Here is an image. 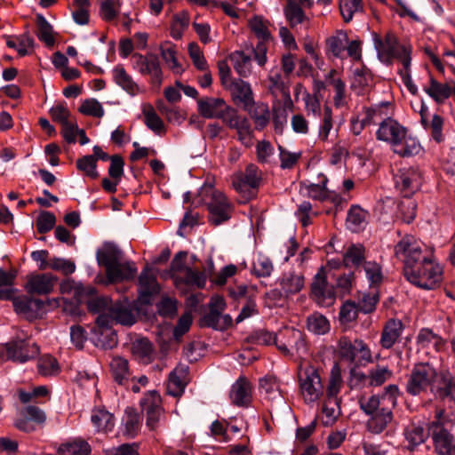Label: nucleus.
<instances>
[{
    "label": "nucleus",
    "mask_w": 455,
    "mask_h": 455,
    "mask_svg": "<svg viewBox=\"0 0 455 455\" xmlns=\"http://www.w3.org/2000/svg\"><path fill=\"white\" fill-rule=\"evenodd\" d=\"M398 395V387L392 384L387 386L381 394L361 395L358 398L361 411L369 417L366 422L369 432L380 434L391 424Z\"/></svg>",
    "instance_id": "nucleus-1"
},
{
    "label": "nucleus",
    "mask_w": 455,
    "mask_h": 455,
    "mask_svg": "<svg viewBox=\"0 0 455 455\" xmlns=\"http://www.w3.org/2000/svg\"><path fill=\"white\" fill-rule=\"evenodd\" d=\"M454 426L455 413L435 409L434 419L427 423V428L436 455H455V437L451 433Z\"/></svg>",
    "instance_id": "nucleus-2"
},
{
    "label": "nucleus",
    "mask_w": 455,
    "mask_h": 455,
    "mask_svg": "<svg viewBox=\"0 0 455 455\" xmlns=\"http://www.w3.org/2000/svg\"><path fill=\"white\" fill-rule=\"evenodd\" d=\"M433 251L412 235H403L394 246V257L403 265V271L414 279L413 265L427 257H432Z\"/></svg>",
    "instance_id": "nucleus-3"
},
{
    "label": "nucleus",
    "mask_w": 455,
    "mask_h": 455,
    "mask_svg": "<svg viewBox=\"0 0 455 455\" xmlns=\"http://www.w3.org/2000/svg\"><path fill=\"white\" fill-rule=\"evenodd\" d=\"M440 375L430 363H416L409 374L406 392L411 395H420L430 392L434 395V386L437 384Z\"/></svg>",
    "instance_id": "nucleus-4"
},
{
    "label": "nucleus",
    "mask_w": 455,
    "mask_h": 455,
    "mask_svg": "<svg viewBox=\"0 0 455 455\" xmlns=\"http://www.w3.org/2000/svg\"><path fill=\"white\" fill-rule=\"evenodd\" d=\"M200 195L209 212V221L219 226L228 221L233 212V205L224 193L212 187H204Z\"/></svg>",
    "instance_id": "nucleus-5"
},
{
    "label": "nucleus",
    "mask_w": 455,
    "mask_h": 455,
    "mask_svg": "<svg viewBox=\"0 0 455 455\" xmlns=\"http://www.w3.org/2000/svg\"><path fill=\"white\" fill-rule=\"evenodd\" d=\"M414 279L408 275L407 269L403 271L405 278L413 285L424 289H435L442 281V268L435 261L434 254L427 257L426 260H420L413 265Z\"/></svg>",
    "instance_id": "nucleus-6"
},
{
    "label": "nucleus",
    "mask_w": 455,
    "mask_h": 455,
    "mask_svg": "<svg viewBox=\"0 0 455 455\" xmlns=\"http://www.w3.org/2000/svg\"><path fill=\"white\" fill-rule=\"evenodd\" d=\"M375 47L382 62L390 64L394 59H396L403 66L404 60L408 58L409 63H411V45L400 44L397 37L391 32L387 33L384 39L376 37Z\"/></svg>",
    "instance_id": "nucleus-7"
},
{
    "label": "nucleus",
    "mask_w": 455,
    "mask_h": 455,
    "mask_svg": "<svg viewBox=\"0 0 455 455\" xmlns=\"http://www.w3.org/2000/svg\"><path fill=\"white\" fill-rule=\"evenodd\" d=\"M61 298L40 299L32 298L26 295L13 298V307L15 312L28 320H34L43 317L46 313V307L55 308L60 306Z\"/></svg>",
    "instance_id": "nucleus-8"
},
{
    "label": "nucleus",
    "mask_w": 455,
    "mask_h": 455,
    "mask_svg": "<svg viewBox=\"0 0 455 455\" xmlns=\"http://www.w3.org/2000/svg\"><path fill=\"white\" fill-rule=\"evenodd\" d=\"M298 378L305 403H312L319 400L323 394V386L318 370L311 365L300 366Z\"/></svg>",
    "instance_id": "nucleus-9"
},
{
    "label": "nucleus",
    "mask_w": 455,
    "mask_h": 455,
    "mask_svg": "<svg viewBox=\"0 0 455 455\" xmlns=\"http://www.w3.org/2000/svg\"><path fill=\"white\" fill-rule=\"evenodd\" d=\"M262 181V172L253 164L246 166L243 172L237 173L232 178V187L246 200L255 196V191Z\"/></svg>",
    "instance_id": "nucleus-10"
},
{
    "label": "nucleus",
    "mask_w": 455,
    "mask_h": 455,
    "mask_svg": "<svg viewBox=\"0 0 455 455\" xmlns=\"http://www.w3.org/2000/svg\"><path fill=\"white\" fill-rule=\"evenodd\" d=\"M309 296L320 307H330L335 303L334 286L328 283L326 271L323 267L313 278Z\"/></svg>",
    "instance_id": "nucleus-11"
},
{
    "label": "nucleus",
    "mask_w": 455,
    "mask_h": 455,
    "mask_svg": "<svg viewBox=\"0 0 455 455\" xmlns=\"http://www.w3.org/2000/svg\"><path fill=\"white\" fill-rule=\"evenodd\" d=\"M395 188L403 197H411L422 185V174L418 168L407 167L398 170L394 176Z\"/></svg>",
    "instance_id": "nucleus-12"
},
{
    "label": "nucleus",
    "mask_w": 455,
    "mask_h": 455,
    "mask_svg": "<svg viewBox=\"0 0 455 455\" xmlns=\"http://www.w3.org/2000/svg\"><path fill=\"white\" fill-rule=\"evenodd\" d=\"M2 354L7 360L23 363L36 358L39 354V347L29 341L12 340L4 345Z\"/></svg>",
    "instance_id": "nucleus-13"
},
{
    "label": "nucleus",
    "mask_w": 455,
    "mask_h": 455,
    "mask_svg": "<svg viewBox=\"0 0 455 455\" xmlns=\"http://www.w3.org/2000/svg\"><path fill=\"white\" fill-rule=\"evenodd\" d=\"M132 67L141 75H149L153 84L162 83V69L158 57L155 54L134 53L132 56Z\"/></svg>",
    "instance_id": "nucleus-14"
},
{
    "label": "nucleus",
    "mask_w": 455,
    "mask_h": 455,
    "mask_svg": "<svg viewBox=\"0 0 455 455\" xmlns=\"http://www.w3.org/2000/svg\"><path fill=\"white\" fill-rule=\"evenodd\" d=\"M340 126L341 122L334 119L331 108L325 106L318 125V140L323 143H334L339 137Z\"/></svg>",
    "instance_id": "nucleus-15"
},
{
    "label": "nucleus",
    "mask_w": 455,
    "mask_h": 455,
    "mask_svg": "<svg viewBox=\"0 0 455 455\" xmlns=\"http://www.w3.org/2000/svg\"><path fill=\"white\" fill-rule=\"evenodd\" d=\"M407 130L397 121L390 117L383 119L376 132V138L379 140L389 143L393 148L398 141L404 138Z\"/></svg>",
    "instance_id": "nucleus-16"
},
{
    "label": "nucleus",
    "mask_w": 455,
    "mask_h": 455,
    "mask_svg": "<svg viewBox=\"0 0 455 455\" xmlns=\"http://www.w3.org/2000/svg\"><path fill=\"white\" fill-rule=\"evenodd\" d=\"M58 278L51 273L32 274L28 276L25 289L28 294L47 295L57 284Z\"/></svg>",
    "instance_id": "nucleus-17"
},
{
    "label": "nucleus",
    "mask_w": 455,
    "mask_h": 455,
    "mask_svg": "<svg viewBox=\"0 0 455 455\" xmlns=\"http://www.w3.org/2000/svg\"><path fill=\"white\" fill-rule=\"evenodd\" d=\"M160 287L153 269L146 266L139 276V296L141 304H150L152 297L159 292Z\"/></svg>",
    "instance_id": "nucleus-18"
},
{
    "label": "nucleus",
    "mask_w": 455,
    "mask_h": 455,
    "mask_svg": "<svg viewBox=\"0 0 455 455\" xmlns=\"http://www.w3.org/2000/svg\"><path fill=\"white\" fill-rule=\"evenodd\" d=\"M188 382L189 369L186 365L180 364L169 374L166 392L172 396L180 397L184 393Z\"/></svg>",
    "instance_id": "nucleus-19"
},
{
    "label": "nucleus",
    "mask_w": 455,
    "mask_h": 455,
    "mask_svg": "<svg viewBox=\"0 0 455 455\" xmlns=\"http://www.w3.org/2000/svg\"><path fill=\"white\" fill-rule=\"evenodd\" d=\"M268 91L275 97L283 96L290 99L291 76L277 67L272 68L267 75Z\"/></svg>",
    "instance_id": "nucleus-20"
},
{
    "label": "nucleus",
    "mask_w": 455,
    "mask_h": 455,
    "mask_svg": "<svg viewBox=\"0 0 455 455\" xmlns=\"http://www.w3.org/2000/svg\"><path fill=\"white\" fill-rule=\"evenodd\" d=\"M252 387L250 381L241 376L232 385L229 397L233 404L239 407H247L251 402Z\"/></svg>",
    "instance_id": "nucleus-21"
},
{
    "label": "nucleus",
    "mask_w": 455,
    "mask_h": 455,
    "mask_svg": "<svg viewBox=\"0 0 455 455\" xmlns=\"http://www.w3.org/2000/svg\"><path fill=\"white\" fill-rule=\"evenodd\" d=\"M105 272L108 283H113L133 279L137 274V267L134 262L123 259L112 266L111 271L108 268Z\"/></svg>",
    "instance_id": "nucleus-22"
},
{
    "label": "nucleus",
    "mask_w": 455,
    "mask_h": 455,
    "mask_svg": "<svg viewBox=\"0 0 455 455\" xmlns=\"http://www.w3.org/2000/svg\"><path fill=\"white\" fill-rule=\"evenodd\" d=\"M436 399L455 401V376L449 371H440L437 384L434 386Z\"/></svg>",
    "instance_id": "nucleus-23"
},
{
    "label": "nucleus",
    "mask_w": 455,
    "mask_h": 455,
    "mask_svg": "<svg viewBox=\"0 0 455 455\" xmlns=\"http://www.w3.org/2000/svg\"><path fill=\"white\" fill-rule=\"evenodd\" d=\"M231 95L236 105L243 108H248L254 103L253 92L249 83L237 79L232 82L230 86Z\"/></svg>",
    "instance_id": "nucleus-24"
},
{
    "label": "nucleus",
    "mask_w": 455,
    "mask_h": 455,
    "mask_svg": "<svg viewBox=\"0 0 455 455\" xmlns=\"http://www.w3.org/2000/svg\"><path fill=\"white\" fill-rule=\"evenodd\" d=\"M98 264L105 267V271L124 259L123 251L113 243H105L96 252Z\"/></svg>",
    "instance_id": "nucleus-25"
},
{
    "label": "nucleus",
    "mask_w": 455,
    "mask_h": 455,
    "mask_svg": "<svg viewBox=\"0 0 455 455\" xmlns=\"http://www.w3.org/2000/svg\"><path fill=\"white\" fill-rule=\"evenodd\" d=\"M403 330V323L398 319H389L383 326L379 344L382 348H391L399 339Z\"/></svg>",
    "instance_id": "nucleus-26"
},
{
    "label": "nucleus",
    "mask_w": 455,
    "mask_h": 455,
    "mask_svg": "<svg viewBox=\"0 0 455 455\" xmlns=\"http://www.w3.org/2000/svg\"><path fill=\"white\" fill-rule=\"evenodd\" d=\"M199 114L204 118H219L227 103L221 98L206 97L197 100Z\"/></svg>",
    "instance_id": "nucleus-27"
},
{
    "label": "nucleus",
    "mask_w": 455,
    "mask_h": 455,
    "mask_svg": "<svg viewBox=\"0 0 455 455\" xmlns=\"http://www.w3.org/2000/svg\"><path fill=\"white\" fill-rule=\"evenodd\" d=\"M279 285L283 296L288 298L291 295L299 292L305 285V278L302 274L296 272L284 273L279 279Z\"/></svg>",
    "instance_id": "nucleus-28"
},
{
    "label": "nucleus",
    "mask_w": 455,
    "mask_h": 455,
    "mask_svg": "<svg viewBox=\"0 0 455 455\" xmlns=\"http://www.w3.org/2000/svg\"><path fill=\"white\" fill-rule=\"evenodd\" d=\"M108 313L113 315L116 323L131 326L135 323V316L127 300L111 303Z\"/></svg>",
    "instance_id": "nucleus-29"
},
{
    "label": "nucleus",
    "mask_w": 455,
    "mask_h": 455,
    "mask_svg": "<svg viewBox=\"0 0 455 455\" xmlns=\"http://www.w3.org/2000/svg\"><path fill=\"white\" fill-rule=\"evenodd\" d=\"M428 435L421 425L415 423L408 425L403 430V436L407 442V450L411 452L414 451L420 444L426 442Z\"/></svg>",
    "instance_id": "nucleus-30"
},
{
    "label": "nucleus",
    "mask_w": 455,
    "mask_h": 455,
    "mask_svg": "<svg viewBox=\"0 0 455 455\" xmlns=\"http://www.w3.org/2000/svg\"><path fill=\"white\" fill-rule=\"evenodd\" d=\"M206 279L204 272L195 270L188 267L182 274L176 276L173 281L176 286L185 284L201 289L205 286Z\"/></svg>",
    "instance_id": "nucleus-31"
},
{
    "label": "nucleus",
    "mask_w": 455,
    "mask_h": 455,
    "mask_svg": "<svg viewBox=\"0 0 455 455\" xmlns=\"http://www.w3.org/2000/svg\"><path fill=\"white\" fill-rule=\"evenodd\" d=\"M248 112L251 118L254 121L257 130H263L269 123L270 111L268 106L262 102L252 103L248 108H243Z\"/></svg>",
    "instance_id": "nucleus-32"
},
{
    "label": "nucleus",
    "mask_w": 455,
    "mask_h": 455,
    "mask_svg": "<svg viewBox=\"0 0 455 455\" xmlns=\"http://www.w3.org/2000/svg\"><path fill=\"white\" fill-rule=\"evenodd\" d=\"M91 420L99 432H110L115 427V417L103 408L92 410Z\"/></svg>",
    "instance_id": "nucleus-33"
},
{
    "label": "nucleus",
    "mask_w": 455,
    "mask_h": 455,
    "mask_svg": "<svg viewBox=\"0 0 455 455\" xmlns=\"http://www.w3.org/2000/svg\"><path fill=\"white\" fill-rule=\"evenodd\" d=\"M365 262V247L361 243H352L343 254V264L346 267L358 268Z\"/></svg>",
    "instance_id": "nucleus-34"
},
{
    "label": "nucleus",
    "mask_w": 455,
    "mask_h": 455,
    "mask_svg": "<svg viewBox=\"0 0 455 455\" xmlns=\"http://www.w3.org/2000/svg\"><path fill=\"white\" fill-rule=\"evenodd\" d=\"M110 371L114 380L119 385H124L131 375L129 363L122 356H113L109 363Z\"/></svg>",
    "instance_id": "nucleus-35"
},
{
    "label": "nucleus",
    "mask_w": 455,
    "mask_h": 455,
    "mask_svg": "<svg viewBox=\"0 0 455 455\" xmlns=\"http://www.w3.org/2000/svg\"><path fill=\"white\" fill-rule=\"evenodd\" d=\"M424 91L437 103L444 102L452 93L451 85L447 83H439L433 76L430 77L429 86Z\"/></svg>",
    "instance_id": "nucleus-36"
},
{
    "label": "nucleus",
    "mask_w": 455,
    "mask_h": 455,
    "mask_svg": "<svg viewBox=\"0 0 455 455\" xmlns=\"http://www.w3.org/2000/svg\"><path fill=\"white\" fill-rule=\"evenodd\" d=\"M57 451L61 455H89L92 448L85 440L76 438L61 443Z\"/></svg>",
    "instance_id": "nucleus-37"
},
{
    "label": "nucleus",
    "mask_w": 455,
    "mask_h": 455,
    "mask_svg": "<svg viewBox=\"0 0 455 455\" xmlns=\"http://www.w3.org/2000/svg\"><path fill=\"white\" fill-rule=\"evenodd\" d=\"M417 343L422 348H433L435 351H440L444 347L443 339L428 328L419 331Z\"/></svg>",
    "instance_id": "nucleus-38"
},
{
    "label": "nucleus",
    "mask_w": 455,
    "mask_h": 455,
    "mask_svg": "<svg viewBox=\"0 0 455 455\" xmlns=\"http://www.w3.org/2000/svg\"><path fill=\"white\" fill-rule=\"evenodd\" d=\"M113 79L115 83L122 87L125 92L131 95H135L139 87L137 84L132 80V76L126 72L122 65H117L114 68Z\"/></svg>",
    "instance_id": "nucleus-39"
},
{
    "label": "nucleus",
    "mask_w": 455,
    "mask_h": 455,
    "mask_svg": "<svg viewBox=\"0 0 455 455\" xmlns=\"http://www.w3.org/2000/svg\"><path fill=\"white\" fill-rule=\"evenodd\" d=\"M160 50L161 56L170 69L174 74H181L184 68L178 60L177 47L170 42H165L161 45Z\"/></svg>",
    "instance_id": "nucleus-40"
},
{
    "label": "nucleus",
    "mask_w": 455,
    "mask_h": 455,
    "mask_svg": "<svg viewBox=\"0 0 455 455\" xmlns=\"http://www.w3.org/2000/svg\"><path fill=\"white\" fill-rule=\"evenodd\" d=\"M401 140L393 147L395 154L403 157H409L420 153L421 146L415 138L406 134Z\"/></svg>",
    "instance_id": "nucleus-41"
},
{
    "label": "nucleus",
    "mask_w": 455,
    "mask_h": 455,
    "mask_svg": "<svg viewBox=\"0 0 455 455\" xmlns=\"http://www.w3.org/2000/svg\"><path fill=\"white\" fill-rule=\"evenodd\" d=\"M234 69L241 76L246 77L251 73V58L243 51H235L229 56Z\"/></svg>",
    "instance_id": "nucleus-42"
},
{
    "label": "nucleus",
    "mask_w": 455,
    "mask_h": 455,
    "mask_svg": "<svg viewBox=\"0 0 455 455\" xmlns=\"http://www.w3.org/2000/svg\"><path fill=\"white\" fill-rule=\"evenodd\" d=\"M347 44V36L343 31H339L326 40L327 52L336 58H344V52Z\"/></svg>",
    "instance_id": "nucleus-43"
},
{
    "label": "nucleus",
    "mask_w": 455,
    "mask_h": 455,
    "mask_svg": "<svg viewBox=\"0 0 455 455\" xmlns=\"http://www.w3.org/2000/svg\"><path fill=\"white\" fill-rule=\"evenodd\" d=\"M269 25V21L261 16H254L249 21L251 30L254 33L259 41L270 42L273 40Z\"/></svg>",
    "instance_id": "nucleus-44"
},
{
    "label": "nucleus",
    "mask_w": 455,
    "mask_h": 455,
    "mask_svg": "<svg viewBox=\"0 0 455 455\" xmlns=\"http://www.w3.org/2000/svg\"><path fill=\"white\" fill-rule=\"evenodd\" d=\"M285 337L288 338V345L290 346L293 355H297L298 356L302 357L307 355V343L301 331L291 329L286 331Z\"/></svg>",
    "instance_id": "nucleus-45"
},
{
    "label": "nucleus",
    "mask_w": 455,
    "mask_h": 455,
    "mask_svg": "<svg viewBox=\"0 0 455 455\" xmlns=\"http://www.w3.org/2000/svg\"><path fill=\"white\" fill-rule=\"evenodd\" d=\"M285 19L291 28L302 24L307 20L304 11L296 2L290 0L283 9Z\"/></svg>",
    "instance_id": "nucleus-46"
},
{
    "label": "nucleus",
    "mask_w": 455,
    "mask_h": 455,
    "mask_svg": "<svg viewBox=\"0 0 455 455\" xmlns=\"http://www.w3.org/2000/svg\"><path fill=\"white\" fill-rule=\"evenodd\" d=\"M368 372L369 387H377L382 386L387 381H388L393 376V371L387 366L379 364H377L376 366L369 369Z\"/></svg>",
    "instance_id": "nucleus-47"
},
{
    "label": "nucleus",
    "mask_w": 455,
    "mask_h": 455,
    "mask_svg": "<svg viewBox=\"0 0 455 455\" xmlns=\"http://www.w3.org/2000/svg\"><path fill=\"white\" fill-rule=\"evenodd\" d=\"M307 330L315 334L323 335L330 331L329 320L322 314L315 312L307 319Z\"/></svg>",
    "instance_id": "nucleus-48"
},
{
    "label": "nucleus",
    "mask_w": 455,
    "mask_h": 455,
    "mask_svg": "<svg viewBox=\"0 0 455 455\" xmlns=\"http://www.w3.org/2000/svg\"><path fill=\"white\" fill-rule=\"evenodd\" d=\"M343 385L340 368L335 364L331 371L329 381L326 388V395L328 399H338V395Z\"/></svg>",
    "instance_id": "nucleus-49"
},
{
    "label": "nucleus",
    "mask_w": 455,
    "mask_h": 455,
    "mask_svg": "<svg viewBox=\"0 0 455 455\" xmlns=\"http://www.w3.org/2000/svg\"><path fill=\"white\" fill-rule=\"evenodd\" d=\"M142 113L144 116V123L148 129L156 134H161L164 132V123L151 105H145Z\"/></svg>",
    "instance_id": "nucleus-50"
},
{
    "label": "nucleus",
    "mask_w": 455,
    "mask_h": 455,
    "mask_svg": "<svg viewBox=\"0 0 455 455\" xmlns=\"http://www.w3.org/2000/svg\"><path fill=\"white\" fill-rule=\"evenodd\" d=\"M132 354L142 362L149 363L153 358V345L146 338L137 339L132 343Z\"/></svg>",
    "instance_id": "nucleus-51"
},
{
    "label": "nucleus",
    "mask_w": 455,
    "mask_h": 455,
    "mask_svg": "<svg viewBox=\"0 0 455 455\" xmlns=\"http://www.w3.org/2000/svg\"><path fill=\"white\" fill-rule=\"evenodd\" d=\"M36 36L38 39L44 42L47 46H52L55 43L52 35V27L42 14L36 15Z\"/></svg>",
    "instance_id": "nucleus-52"
},
{
    "label": "nucleus",
    "mask_w": 455,
    "mask_h": 455,
    "mask_svg": "<svg viewBox=\"0 0 455 455\" xmlns=\"http://www.w3.org/2000/svg\"><path fill=\"white\" fill-rule=\"evenodd\" d=\"M323 424L331 426L339 415V400L326 399L323 404Z\"/></svg>",
    "instance_id": "nucleus-53"
},
{
    "label": "nucleus",
    "mask_w": 455,
    "mask_h": 455,
    "mask_svg": "<svg viewBox=\"0 0 455 455\" xmlns=\"http://www.w3.org/2000/svg\"><path fill=\"white\" fill-rule=\"evenodd\" d=\"M273 269L271 259L266 255L259 253L252 263V273L258 277H267Z\"/></svg>",
    "instance_id": "nucleus-54"
},
{
    "label": "nucleus",
    "mask_w": 455,
    "mask_h": 455,
    "mask_svg": "<svg viewBox=\"0 0 455 455\" xmlns=\"http://www.w3.org/2000/svg\"><path fill=\"white\" fill-rule=\"evenodd\" d=\"M368 213L359 206H352L347 216V225L353 232H357L365 222Z\"/></svg>",
    "instance_id": "nucleus-55"
},
{
    "label": "nucleus",
    "mask_w": 455,
    "mask_h": 455,
    "mask_svg": "<svg viewBox=\"0 0 455 455\" xmlns=\"http://www.w3.org/2000/svg\"><path fill=\"white\" fill-rule=\"evenodd\" d=\"M360 312L356 303L352 300H347L342 304L339 313V319L341 324L348 325L355 322Z\"/></svg>",
    "instance_id": "nucleus-56"
},
{
    "label": "nucleus",
    "mask_w": 455,
    "mask_h": 455,
    "mask_svg": "<svg viewBox=\"0 0 455 455\" xmlns=\"http://www.w3.org/2000/svg\"><path fill=\"white\" fill-rule=\"evenodd\" d=\"M362 0H339V11L345 22H350L356 12L363 11Z\"/></svg>",
    "instance_id": "nucleus-57"
},
{
    "label": "nucleus",
    "mask_w": 455,
    "mask_h": 455,
    "mask_svg": "<svg viewBox=\"0 0 455 455\" xmlns=\"http://www.w3.org/2000/svg\"><path fill=\"white\" fill-rule=\"evenodd\" d=\"M140 427V421L138 413L132 410L126 411V415L124 419L123 435L133 438L138 434Z\"/></svg>",
    "instance_id": "nucleus-58"
},
{
    "label": "nucleus",
    "mask_w": 455,
    "mask_h": 455,
    "mask_svg": "<svg viewBox=\"0 0 455 455\" xmlns=\"http://www.w3.org/2000/svg\"><path fill=\"white\" fill-rule=\"evenodd\" d=\"M237 132L239 141L247 148L253 144V131L251 129L249 120L245 117L239 121L237 126L234 128Z\"/></svg>",
    "instance_id": "nucleus-59"
},
{
    "label": "nucleus",
    "mask_w": 455,
    "mask_h": 455,
    "mask_svg": "<svg viewBox=\"0 0 455 455\" xmlns=\"http://www.w3.org/2000/svg\"><path fill=\"white\" fill-rule=\"evenodd\" d=\"M417 204L410 197H405L398 204V216L404 223H411L416 217Z\"/></svg>",
    "instance_id": "nucleus-60"
},
{
    "label": "nucleus",
    "mask_w": 455,
    "mask_h": 455,
    "mask_svg": "<svg viewBox=\"0 0 455 455\" xmlns=\"http://www.w3.org/2000/svg\"><path fill=\"white\" fill-rule=\"evenodd\" d=\"M338 350L340 357L354 363L356 357L355 339L352 341L347 337H341L338 342Z\"/></svg>",
    "instance_id": "nucleus-61"
},
{
    "label": "nucleus",
    "mask_w": 455,
    "mask_h": 455,
    "mask_svg": "<svg viewBox=\"0 0 455 455\" xmlns=\"http://www.w3.org/2000/svg\"><path fill=\"white\" fill-rule=\"evenodd\" d=\"M140 406L145 413L163 410L160 395L155 390L148 392L141 399Z\"/></svg>",
    "instance_id": "nucleus-62"
},
{
    "label": "nucleus",
    "mask_w": 455,
    "mask_h": 455,
    "mask_svg": "<svg viewBox=\"0 0 455 455\" xmlns=\"http://www.w3.org/2000/svg\"><path fill=\"white\" fill-rule=\"evenodd\" d=\"M189 25V17L185 12H180L173 16L171 24V36L174 39L181 38L183 32Z\"/></svg>",
    "instance_id": "nucleus-63"
},
{
    "label": "nucleus",
    "mask_w": 455,
    "mask_h": 455,
    "mask_svg": "<svg viewBox=\"0 0 455 455\" xmlns=\"http://www.w3.org/2000/svg\"><path fill=\"white\" fill-rule=\"evenodd\" d=\"M76 167L79 171L83 172L86 176L96 179L99 173L96 170V159L93 156H85L76 161Z\"/></svg>",
    "instance_id": "nucleus-64"
}]
</instances>
